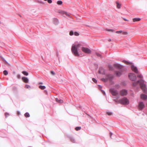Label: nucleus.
<instances>
[{
    "mask_svg": "<svg viewBox=\"0 0 147 147\" xmlns=\"http://www.w3.org/2000/svg\"><path fill=\"white\" fill-rule=\"evenodd\" d=\"M144 81L143 80L141 79L140 80L138 81L137 82L133 83V86H135L138 83H139L140 87L142 91L145 93H146V88L145 85L144 84Z\"/></svg>",
    "mask_w": 147,
    "mask_h": 147,
    "instance_id": "1",
    "label": "nucleus"
},
{
    "mask_svg": "<svg viewBox=\"0 0 147 147\" xmlns=\"http://www.w3.org/2000/svg\"><path fill=\"white\" fill-rule=\"evenodd\" d=\"M81 46V45L78 44L72 46L71 51L72 53L76 56H79V54L78 52L77 49Z\"/></svg>",
    "mask_w": 147,
    "mask_h": 147,
    "instance_id": "2",
    "label": "nucleus"
},
{
    "mask_svg": "<svg viewBox=\"0 0 147 147\" xmlns=\"http://www.w3.org/2000/svg\"><path fill=\"white\" fill-rule=\"evenodd\" d=\"M119 102L121 104L124 105H127L129 103V100L126 98H124L119 100Z\"/></svg>",
    "mask_w": 147,
    "mask_h": 147,
    "instance_id": "3",
    "label": "nucleus"
},
{
    "mask_svg": "<svg viewBox=\"0 0 147 147\" xmlns=\"http://www.w3.org/2000/svg\"><path fill=\"white\" fill-rule=\"evenodd\" d=\"M129 77L131 81H134L136 80V76L133 73H130L129 74Z\"/></svg>",
    "mask_w": 147,
    "mask_h": 147,
    "instance_id": "4",
    "label": "nucleus"
},
{
    "mask_svg": "<svg viewBox=\"0 0 147 147\" xmlns=\"http://www.w3.org/2000/svg\"><path fill=\"white\" fill-rule=\"evenodd\" d=\"M82 50L84 52L86 53H90L91 52V51L90 49L86 47H82Z\"/></svg>",
    "mask_w": 147,
    "mask_h": 147,
    "instance_id": "5",
    "label": "nucleus"
},
{
    "mask_svg": "<svg viewBox=\"0 0 147 147\" xmlns=\"http://www.w3.org/2000/svg\"><path fill=\"white\" fill-rule=\"evenodd\" d=\"M144 105L142 102H140L138 103V108L139 110H141L144 107Z\"/></svg>",
    "mask_w": 147,
    "mask_h": 147,
    "instance_id": "6",
    "label": "nucleus"
},
{
    "mask_svg": "<svg viewBox=\"0 0 147 147\" xmlns=\"http://www.w3.org/2000/svg\"><path fill=\"white\" fill-rule=\"evenodd\" d=\"M110 91L113 95L115 96L118 94L117 91L114 89H110Z\"/></svg>",
    "mask_w": 147,
    "mask_h": 147,
    "instance_id": "7",
    "label": "nucleus"
},
{
    "mask_svg": "<svg viewBox=\"0 0 147 147\" xmlns=\"http://www.w3.org/2000/svg\"><path fill=\"white\" fill-rule=\"evenodd\" d=\"M131 69L133 71L137 74H138V69L134 65H132L131 67Z\"/></svg>",
    "mask_w": 147,
    "mask_h": 147,
    "instance_id": "8",
    "label": "nucleus"
},
{
    "mask_svg": "<svg viewBox=\"0 0 147 147\" xmlns=\"http://www.w3.org/2000/svg\"><path fill=\"white\" fill-rule=\"evenodd\" d=\"M127 93V90H123L120 91V94L122 96L126 95Z\"/></svg>",
    "mask_w": 147,
    "mask_h": 147,
    "instance_id": "9",
    "label": "nucleus"
},
{
    "mask_svg": "<svg viewBox=\"0 0 147 147\" xmlns=\"http://www.w3.org/2000/svg\"><path fill=\"white\" fill-rule=\"evenodd\" d=\"M113 66L119 69H121L123 67V66L122 65L118 64H114Z\"/></svg>",
    "mask_w": 147,
    "mask_h": 147,
    "instance_id": "10",
    "label": "nucleus"
},
{
    "mask_svg": "<svg viewBox=\"0 0 147 147\" xmlns=\"http://www.w3.org/2000/svg\"><path fill=\"white\" fill-rule=\"evenodd\" d=\"M140 98L143 100H145L147 99V96L144 94H141L140 95Z\"/></svg>",
    "mask_w": 147,
    "mask_h": 147,
    "instance_id": "11",
    "label": "nucleus"
},
{
    "mask_svg": "<svg viewBox=\"0 0 147 147\" xmlns=\"http://www.w3.org/2000/svg\"><path fill=\"white\" fill-rule=\"evenodd\" d=\"M23 81L25 83H27L28 82V79L25 77H23L22 78Z\"/></svg>",
    "mask_w": 147,
    "mask_h": 147,
    "instance_id": "12",
    "label": "nucleus"
},
{
    "mask_svg": "<svg viewBox=\"0 0 147 147\" xmlns=\"http://www.w3.org/2000/svg\"><path fill=\"white\" fill-rule=\"evenodd\" d=\"M56 101H57V102H59L60 103H63V100L60 99H59L57 98H56L55 99Z\"/></svg>",
    "mask_w": 147,
    "mask_h": 147,
    "instance_id": "13",
    "label": "nucleus"
},
{
    "mask_svg": "<svg viewBox=\"0 0 147 147\" xmlns=\"http://www.w3.org/2000/svg\"><path fill=\"white\" fill-rule=\"evenodd\" d=\"M53 20L54 21V23L56 25L58 24V21L57 19L55 18L53 19Z\"/></svg>",
    "mask_w": 147,
    "mask_h": 147,
    "instance_id": "14",
    "label": "nucleus"
},
{
    "mask_svg": "<svg viewBox=\"0 0 147 147\" xmlns=\"http://www.w3.org/2000/svg\"><path fill=\"white\" fill-rule=\"evenodd\" d=\"M141 19L140 18H134L133 19V21L134 22L139 21Z\"/></svg>",
    "mask_w": 147,
    "mask_h": 147,
    "instance_id": "15",
    "label": "nucleus"
},
{
    "mask_svg": "<svg viewBox=\"0 0 147 147\" xmlns=\"http://www.w3.org/2000/svg\"><path fill=\"white\" fill-rule=\"evenodd\" d=\"M116 75L118 76H120L122 74L121 71H118L115 72Z\"/></svg>",
    "mask_w": 147,
    "mask_h": 147,
    "instance_id": "16",
    "label": "nucleus"
},
{
    "mask_svg": "<svg viewBox=\"0 0 147 147\" xmlns=\"http://www.w3.org/2000/svg\"><path fill=\"white\" fill-rule=\"evenodd\" d=\"M117 4V7L118 9H120L121 8V4L117 2H116Z\"/></svg>",
    "mask_w": 147,
    "mask_h": 147,
    "instance_id": "17",
    "label": "nucleus"
},
{
    "mask_svg": "<svg viewBox=\"0 0 147 147\" xmlns=\"http://www.w3.org/2000/svg\"><path fill=\"white\" fill-rule=\"evenodd\" d=\"M39 88L41 90H44L46 88L45 86L41 85L39 86Z\"/></svg>",
    "mask_w": 147,
    "mask_h": 147,
    "instance_id": "18",
    "label": "nucleus"
},
{
    "mask_svg": "<svg viewBox=\"0 0 147 147\" xmlns=\"http://www.w3.org/2000/svg\"><path fill=\"white\" fill-rule=\"evenodd\" d=\"M24 115L26 117H30V115L29 114L28 112L24 114Z\"/></svg>",
    "mask_w": 147,
    "mask_h": 147,
    "instance_id": "19",
    "label": "nucleus"
},
{
    "mask_svg": "<svg viewBox=\"0 0 147 147\" xmlns=\"http://www.w3.org/2000/svg\"><path fill=\"white\" fill-rule=\"evenodd\" d=\"M22 73L24 75L28 76V73L26 71H23L22 72Z\"/></svg>",
    "mask_w": 147,
    "mask_h": 147,
    "instance_id": "20",
    "label": "nucleus"
},
{
    "mask_svg": "<svg viewBox=\"0 0 147 147\" xmlns=\"http://www.w3.org/2000/svg\"><path fill=\"white\" fill-rule=\"evenodd\" d=\"M62 3V2L61 1H59L57 2V4L59 5H61Z\"/></svg>",
    "mask_w": 147,
    "mask_h": 147,
    "instance_id": "21",
    "label": "nucleus"
},
{
    "mask_svg": "<svg viewBox=\"0 0 147 147\" xmlns=\"http://www.w3.org/2000/svg\"><path fill=\"white\" fill-rule=\"evenodd\" d=\"M106 113L109 115H111L113 114L112 113L110 112H107Z\"/></svg>",
    "mask_w": 147,
    "mask_h": 147,
    "instance_id": "22",
    "label": "nucleus"
},
{
    "mask_svg": "<svg viewBox=\"0 0 147 147\" xmlns=\"http://www.w3.org/2000/svg\"><path fill=\"white\" fill-rule=\"evenodd\" d=\"M81 129V127H76L75 128V129L76 131H78L80 130Z\"/></svg>",
    "mask_w": 147,
    "mask_h": 147,
    "instance_id": "23",
    "label": "nucleus"
},
{
    "mask_svg": "<svg viewBox=\"0 0 147 147\" xmlns=\"http://www.w3.org/2000/svg\"><path fill=\"white\" fill-rule=\"evenodd\" d=\"M3 74L5 75H7L8 74V73L7 71L5 70L3 72Z\"/></svg>",
    "mask_w": 147,
    "mask_h": 147,
    "instance_id": "24",
    "label": "nucleus"
},
{
    "mask_svg": "<svg viewBox=\"0 0 147 147\" xmlns=\"http://www.w3.org/2000/svg\"><path fill=\"white\" fill-rule=\"evenodd\" d=\"M123 62L127 65H129L130 64V63L129 62L126 61H123Z\"/></svg>",
    "mask_w": 147,
    "mask_h": 147,
    "instance_id": "25",
    "label": "nucleus"
},
{
    "mask_svg": "<svg viewBox=\"0 0 147 147\" xmlns=\"http://www.w3.org/2000/svg\"><path fill=\"white\" fill-rule=\"evenodd\" d=\"M122 32H123L122 31L120 30V31H117L116 32V33H117V34L122 33Z\"/></svg>",
    "mask_w": 147,
    "mask_h": 147,
    "instance_id": "26",
    "label": "nucleus"
},
{
    "mask_svg": "<svg viewBox=\"0 0 147 147\" xmlns=\"http://www.w3.org/2000/svg\"><path fill=\"white\" fill-rule=\"evenodd\" d=\"M25 88H30V86L28 85H26L25 86Z\"/></svg>",
    "mask_w": 147,
    "mask_h": 147,
    "instance_id": "27",
    "label": "nucleus"
},
{
    "mask_svg": "<svg viewBox=\"0 0 147 147\" xmlns=\"http://www.w3.org/2000/svg\"><path fill=\"white\" fill-rule=\"evenodd\" d=\"M123 35H126L128 34V33L127 32H123V31L122 33Z\"/></svg>",
    "mask_w": 147,
    "mask_h": 147,
    "instance_id": "28",
    "label": "nucleus"
},
{
    "mask_svg": "<svg viewBox=\"0 0 147 147\" xmlns=\"http://www.w3.org/2000/svg\"><path fill=\"white\" fill-rule=\"evenodd\" d=\"M74 34L75 36H78L79 35V34L77 32H75L74 33Z\"/></svg>",
    "mask_w": 147,
    "mask_h": 147,
    "instance_id": "29",
    "label": "nucleus"
},
{
    "mask_svg": "<svg viewBox=\"0 0 147 147\" xmlns=\"http://www.w3.org/2000/svg\"><path fill=\"white\" fill-rule=\"evenodd\" d=\"M51 74L53 75H55V73L53 71H51L50 72Z\"/></svg>",
    "mask_w": 147,
    "mask_h": 147,
    "instance_id": "30",
    "label": "nucleus"
},
{
    "mask_svg": "<svg viewBox=\"0 0 147 147\" xmlns=\"http://www.w3.org/2000/svg\"><path fill=\"white\" fill-rule=\"evenodd\" d=\"M74 34V32L72 31H70L69 32V35L71 36L73 35Z\"/></svg>",
    "mask_w": 147,
    "mask_h": 147,
    "instance_id": "31",
    "label": "nucleus"
},
{
    "mask_svg": "<svg viewBox=\"0 0 147 147\" xmlns=\"http://www.w3.org/2000/svg\"><path fill=\"white\" fill-rule=\"evenodd\" d=\"M65 12H66L65 11H62L60 12H59V13L62 14H65Z\"/></svg>",
    "mask_w": 147,
    "mask_h": 147,
    "instance_id": "32",
    "label": "nucleus"
},
{
    "mask_svg": "<svg viewBox=\"0 0 147 147\" xmlns=\"http://www.w3.org/2000/svg\"><path fill=\"white\" fill-rule=\"evenodd\" d=\"M138 77L139 78H142V76L141 74H139L138 76Z\"/></svg>",
    "mask_w": 147,
    "mask_h": 147,
    "instance_id": "33",
    "label": "nucleus"
},
{
    "mask_svg": "<svg viewBox=\"0 0 147 147\" xmlns=\"http://www.w3.org/2000/svg\"><path fill=\"white\" fill-rule=\"evenodd\" d=\"M5 115L6 117H7L9 115V114L8 113H5Z\"/></svg>",
    "mask_w": 147,
    "mask_h": 147,
    "instance_id": "34",
    "label": "nucleus"
},
{
    "mask_svg": "<svg viewBox=\"0 0 147 147\" xmlns=\"http://www.w3.org/2000/svg\"><path fill=\"white\" fill-rule=\"evenodd\" d=\"M104 82H106L107 81V79L102 78L101 79Z\"/></svg>",
    "mask_w": 147,
    "mask_h": 147,
    "instance_id": "35",
    "label": "nucleus"
},
{
    "mask_svg": "<svg viewBox=\"0 0 147 147\" xmlns=\"http://www.w3.org/2000/svg\"><path fill=\"white\" fill-rule=\"evenodd\" d=\"M92 81L95 83H96L97 80L94 78H93L92 79Z\"/></svg>",
    "mask_w": 147,
    "mask_h": 147,
    "instance_id": "36",
    "label": "nucleus"
},
{
    "mask_svg": "<svg viewBox=\"0 0 147 147\" xmlns=\"http://www.w3.org/2000/svg\"><path fill=\"white\" fill-rule=\"evenodd\" d=\"M65 14L67 16L69 17H70V15H69V14L66 12L65 13Z\"/></svg>",
    "mask_w": 147,
    "mask_h": 147,
    "instance_id": "37",
    "label": "nucleus"
},
{
    "mask_svg": "<svg viewBox=\"0 0 147 147\" xmlns=\"http://www.w3.org/2000/svg\"><path fill=\"white\" fill-rule=\"evenodd\" d=\"M47 1L49 3H51L52 2V1L51 0H47Z\"/></svg>",
    "mask_w": 147,
    "mask_h": 147,
    "instance_id": "38",
    "label": "nucleus"
},
{
    "mask_svg": "<svg viewBox=\"0 0 147 147\" xmlns=\"http://www.w3.org/2000/svg\"><path fill=\"white\" fill-rule=\"evenodd\" d=\"M113 78V77L111 76H109L108 78L109 79H111Z\"/></svg>",
    "mask_w": 147,
    "mask_h": 147,
    "instance_id": "39",
    "label": "nucleus"
},
{
    "mask_svg": "<svg viewBox=\"0 0 147 147\" xmlns=\"http://www.w3.org/2000/svg\"><path fill=\"white\" fill-rule=\"evenodd\" d=\"M106 30L108 31H111V32H113V30L112 29H107Z\"/></svg>",
    "mask_w": 147,
    "mask_h": 147,
    "instance_id": "40",
    "label": "nucleus"
},
{
    "mask_svg": "<svg viewBox=\"0 0 147 147\" xmlns=\"http://www.w3.org/2000/svg\"><path fill=\"white\" fill-rule=\"evenodd\" d=\"M109 69L111 70L113 69V67L111 66H109Z\"/></svg>",
    "mask_w": 147,
    "mask_h": 147,
    "instance_id": "41",
    "label": "nucleus"
},
{
    "mask_svg": "<svg viewBox=\"0 0 147 147\" xmlns=\"http://www.w3.org/2000/svg\"><path fill=\"white\" fill-rule=\"evenodd\" d=\"M96 55L97 56H98L100 57H101V55L100 54L96 53Z\"/></svg>",
    "mask_w": 147,
    "mask_h": 147,
    "instance_id": "42",
    "label": "nucleus"
},
{
    "mask_svg": "<svg viewBox=\"0 0 147 147\" xmlns=\"http://www.w3.org/2000/svg\"><path fill=\"white\" fill-rule=\"evenodd\" d=\"M17 77L18 79L20 78V75H19V74L17 75Z\"/></svg>",
    "mask_w": 147,
    "mask_h": 147,
    "instance_id": "43",
    "label": "nucleus"
},
{
    "mask_svg": "<svg viewBox=\"0 0 147 147\" xmlns=\"http://www.w3.org/2000/svg\"><path fill=\"white\" fill-rule=\"evenodd\" d=\"M17 114L18 115H19L20 114V113L19 111H18L17 112Z\"/></svg>",
    "mask_w": 147,
    "mask_h": 147,
    "instance_id": "44",
    "label": "nucleus"
},
{
    "mask_svg": "<svg viewBox=\"0 0 147 147\" xmlns=\"http://www.w3.org/2000/svg\"><path fill=\"white\" fill-rule=\"evenodd\" d=\"M38 2L40 3L41 4H44V3L42 1H39Z\"/></svg>",
    "mask_w": 147,
    "mask_h": 147,
    "instance_id": "45",
    "label": "nucleus"
},
{
    "mask_svg": "<svg viewBox=\"0 0 147 147\" xmlns=\"http://www.w3.org/2000/svg\"><path fill=\"white\" fill-rule=\"evenodd\" d=\"M123 19L125 21H128V20L125 18H123Z\"/></svg>",
    "mask_w": 147,
    "mask_h": 147,
    "instance_id": "46",
    "label": "nucleus"
},
{
    "mask_svg": "<svg viewBox=\"0 0 147 147\" xmlns=\"http://www.w3.org/2000/svg\"><path fill=\"white\" fill-rule=\"evenodd\" d=\"M112 135V134L111 133H110V137L111 138Z\"/></svg>",
    "mask_w": 147,
    "mask_h": 147,
    "instance_id": "47",
    "label": "nucleus"
},
{
    "mask_svg": "<svg viewBox=\"0 0 147 147\" xmlns=\"http://www.w3.org/2000/svg\"><path fill=\"white\" fill-rule=\"evenodd\" d=\"M43 84V83L42 82H39V83H38V84Z\"/></svg>",
    "mask_w": 147,
    "mask_h": 147,
    "instance_id": "48",
    "label": "nucleus"
},
{
    "mask_svg": "<svg viewBox=\"0 0 147 147\" xmlns=\"http://www.w3.org/2000/svg\"><path fill=\"white\" fill-rule=\"evenodd\" d=\"M108 41H109V42L111 41V39H108Z\"/></svg>",
    "mask_w": 147,
    "mask_h": 147,
    "instance_id": "49",
    "label": "nucleus"
},
{
    "mask_svg": "<svg viewBox=\"0 0 147 147\" xmlns=\"http://www.w3.org/2000/svg\"><path fill=\"white\" fill-rule=\"evenodd\" d=\"M98 72L99 73H100V70H99L98 71Z\"/></svg>",
    "mask_w": 147,
    "mask_h": 147,
    "instance_id": "50",
    "label": "nucleus"
},
{
    "mask_svg": "<svg viewBox=\"0 0 147 147\" xmlns=\"http://www.w3.org/2000/svg\"><path fill=\"white\" fill-rule=\"evenodd\" d=\"M105 95V93L104 92L103 93Z\"/></svg>",
    "mask_w": 147,
    "mask_h": 147,
    "instance_id": "51",
    "label": "nucleus"
}]
</instances>
